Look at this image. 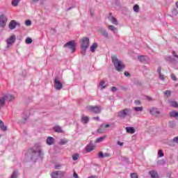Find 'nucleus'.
<instances>
[{
    "instance_id": "obj_1",
    "label": "nucleus",
    "mask_w": 178,
    "mask_h": 178,
    "mask_svg": "<svg viewBox=\"0 0 178 178\" xmlns=\"http://www.w3.org/2000/svg\"><path fill=\"white\" fill-rule=\"evenodd\" d=\"M29 152H32V154H33V158H40V159H42V157L44 156V153L41 150V147L38 144L35 145V146L29 150Z\"/></svg>"
},
{
    "instance_id": "obj_2",
    "label": "nucleus",
    "mask_w": 178,
    "mask_h": 178,
    "mask_svg": "<svg viewBox=\"0 0 178 178\" xmlns=\"http://www.w3.org/2000/svg\"><path fill=\"white\" fill-rule=\"evenodd\" d=\"M111 60L118 72H121L124 69V64L120 60L118 59V57L114 56L111 57Z\"/></svg>"
},
{
    "instance_id": "obj_3",
    "label": "nucleus",
    "mask_w": 178,
    "mask_h": 178,
    "mask_svg": "<svg viewBox=\"0 0 178 178\" xmlns=\"http://www.w3.org/2000/svg\"><path fill=\"white\" fill-rule=\"evenodd\" d=\"M131 115V110L130 108H125L117 113V116L118 118H121L122 119H124V118H127V116H130Z\"/></svg>"
},
{
    "instance_id": "obj_4",
    "label": "nucleus",
    "mask_w": 178,
    "mask_h": 178,
    "mask_svg": "<svg viewBox=\"0 0 178 178\" xmlns=\"http://www.w3.org/2000/svg\"><path fill=\"white\" fill-rule=\"evenodd\" d=\"M81 48L84 52L87 51V48L90 46V39L88 38H83L81 39Z\"/></svg>"
},
{
    "instance_id": "obj_5",
    "label": "nucleus",
    "mask_w": 178,
    "mask_h": 178,
    "mask_svg": "<svg viewBox=\"0 0 178 178\" xmlns=\"http://www.w3.org/2000/svg\"><path fill=\"white\" fill-rule=\"evenodd\" d=\"M86 109L89 111V112H92V113H101V111L102 108L99 106H88Z\"/></svg>"
},
{
    "instance_id": "obj_6",
    "label": "nucleus",
    "mask_w": 178,
    "mask_h": 178,
    "mask_svg": "<svg viewBox=\"0 0 178 178\" xmlns=\"http://www.w3.org/2000/svg\"><path fill=\"white\" fill-rule=\"evenodd\" d=\"M54 88H56V90H62V88H63V84L60 81V78H54Z\"/></svg>"
},
{
    "instance_id": "obj_7",
    "label": "nucleus",
    "mask_w": 178,
    "mask_h": 178,
    "mask_svg": "<svg viewBox=\"0 0 178 178\" xmlns=\"http://www.w3.org/2000/svg\"><path fill=\"white\" fill-rule=\"evenodd\" d=\"M6 42L7 44V48L12 47V45H13V44H15V42H16V35H13L11 36H10L9 38H8L6 40Z\"/></svg>"
},
{
    "instance_id": "obj_8",
    "label": "nucleus",
    "mask_w": 178,
    "mask_h": 178,
    "mask_svg": "<svg viewBox=\"0 0 178 178\" xmlns=\"http://www.w3.org/2000/svg\"><path fill=\"white\" fill-rule=\"evenodd\" d=\"M8 23V17L3 14L0 15V27L3 28L6 26Z\"/></svg>"
},
{
    "instance_id": "obj_9",
    "label": "nucleus",
    "mask_w": 178,
    "mask_h": 178,
    "mask_svg": "<svg viewBox=\"0 0 178 178\" xmlns=\"http://www.w3.org/2000/svg\"><path fill=\"white\" fill-rule=\"evenodd\" d=\"M65 47L70 48L72 49V54L76 51V42L74 41H70L64 44Z\"/></svg>"
},
{
    "instance_id": "obj_10",
    "label": "nucleus",
    "mask_w": 178,
    "mask_h": 178,
    "mask_svg": "<svg viewBox=\"0 0 178 178\" xmlns=\"http://www.w3.org/2000/svg\"><path fill=\"white\" fill-rule=\"evenodd\" d=\"M51 178H63L65 176V172L55 171L51 174Z\"/></svg>"
},
{
    "instance_id": "obj_11",
    "label": "nucleus",
    "mask_w": 178,
    "mask_h": 178,
    "mask_svg": "<svg viewBox=\"0 0 178 178\" xmlns=\"http://www.w3.org/2000/svg\"><path fill=\"white\" fill-rule=\"evenodd\" d=\"M16 26H20V24L15 20H11L9 23L8 27L10 30H15V29H16Z\"/></svg>"
},
{
    "instance_id": "obj_12",
    "label": "nucleus",
    "mask_w": 178,
    "mask_h": 178,
    "mask_svg": "<svg viewBox=\"0 0 178 178\" xmlns=\"http://www.w3.org/2000/svg\"><path fill=\"white\" fill-rule=\"evenodd\" d=\"M108 19L109 22H111L112 24H114L115 26H118V24H119V22H118V19H116V18L112 16L111 13H110L109 16L108 17Z\"/></svg>"
},
{
    "instance_id": "obj_13",
    "label": "nucleus",
    "mask_w": 178,
    "mask_h": 178,
    "mask_svg": "<svg viewBox=\"0 0 178 178\" xmlns=\"http://www.w3.org/2000/svg\"><path fill=\"white\" fill-rule=\"evenodd\" d=\"M138 60L142 62V63H148L149 62V58L147 56H139Z\"/></svg>"
},
{
    "instance_id": "obj_14",
    "label": "nucleus",
    "mask_w": 178,
    "mask_h": 178,
    "mask_svg": "<svg viewBox=\"0 0 178 178\" xmlns=\"http://www.w3.org/2000/svg\"><path fill=\"white\" fill-rule=\"evenodd\" d=\"M149 112L154 116H158L159 115V111L156 108H152L149 109Z\"/></svg>"
},
{
    "instance_id": "obj_15",
    "label": "nucleus",
    "mask_w": 178,
    "mask_h": 178,
    "mask_svg": "<svg viewBox=\"0 0 178 178\" xmlns=\"http://www.w3.org/2000/svg\"><path fill=\"white\" fill-rule=\"evenodd\" d=\"M126 131L129 134H134V133H136V129H134L133 127H127Z\"/></svg>"
},
{
    "instance_id": "obj_16",
    "label": "nucleus",
    "mask_w": 178,
    "mask_h": 178,
    "mask_svg": "<svg viewBox=\"0 0 178 178\" xmlns=\"http://www.w3.org/2000/svg\"><path fill=\"white\" fill-rule=\"evenodd\" d=\"M4 98H6V101H13L15 96L10 94H6L4 95Z\"/></svg>"
},
{
    "instance_id": "obj_17",
    "label": "nucleus",
    "mask_w": 178,
    "mask_h": 178,
    "mask_svg": "<svg viewBox=\"0 0 178 178\" xmlns=\"http://www.w3.org/2000/svg\"><path fill=\"white\" fill-rule=\"evenodd\" d=\"M81 120L82 123H83V124H87V123H88V121L90 120V118H88V116L82 115Z\"/></svg>"
},
{
    "instance_id": "obj_18",
    "label": "nucleus",
    "mask_w": 178,
    "mask_h": 178,
    "mask_svg": "<svg viewBox=\"0 0 178 178\" xmlns=\"http://www.w3.org/2000/svg\"><path fill=\"white\" fill-rule=\"evenodd\" d=\"M0 129L2 131H6L8 130V127L5 125L2 120H0Z\"/></svg>"
},
{
    "instance_id": "obj_19",
    "label": "nucleus",
    "mask_w": 178,
    "mask_h": 178,
    "mask_svg": "<svg viewBox=\"0 0 178 178\" xmlns=\"http://www.w3.org/2000/svg\"><path fill=\"white\" fill-rule=\"evenodd\" d=\"M108 30H111L114 34H116L118 33V28L115 27L113 25H109L108 26Z\"/></svg>"
},
{
    "instance_id": "obj_20",
    "label": "nucleus",
    "mask_w": 178,
    "mask_h": 178,
    "mask_svg": "<svg viewBox=\"0 0 178 178\" xmlns=\"http://www.w3.org/2000/svg\"><path fill=\"white\" fill-rule=\"evenodd\" d=\"M6 101V99L5 98V96H2L0 97V108H3L5 106V102Z\"/></svg>"
},
{
    "instance_id": "obj_21",
    "label": "nucleus",
    "mask_w": 178,
    "mask_h": 178,
    "mask_svg": "<svg viewBox=\"0 0 178 178\" xmlns=\"http://www.w3.org/2000/svg\"><path fill=\"white\" fill-rule=\"evenodd\" d=\"M149 174L152 178H158V172L155 170H150Z\"/></svg>"
},
{
    "instance_id": "obj_22",
    "label": "nucleus",
    "mask_w": 178,
    "mask_h": 178,
    "mask_svg": "<svg viewBox=\"0 0 178 178\" xmlns=\"http://www.w3.org/2000/svg\"><path fill=\"white\" fill-rule=\"evenodd\" d=\"M170 118H175V119H178V112L176 111H173L170 112Z\"/></svg>"
},
{
    "instance_id": "obj_23",
    "label": "nucleus",
    "mask_w": 178,
    "mask_h": 178,
    "mask_svg": "<svg viewBox=\"0 0 178 178\" xmlns=\"http://www.w3.org/2000/svg\"><path fill=\"white\" fill-rule=\"evenodd\" d=\"M94 147H95L94 145L90 143L86 147V152H91V151H92L94 149Z\"/></svg>"
},
{
    "instance_id": "obj_24",
    "label": "nucleus",
    "mask_w": 178,
    "mask_h": 178,
    "mask_svg": "<svg viewBox=\"0 0 178 178\" xmlns=\"http://www.w3.org/2000/svg\"><path fill=\"white\" fill-rule=\"evenodd\" d=\"M54 138L52 137H48L47 138V144H48V145H52V144H54Z\"/></svg>"
},
{
    "instance_id": "obj_25",
    "label": "nucleus",
    "mask_w": 178,
    "mask_h": 178,
    "mask_svg": "<svg viewBox=\"0 0 178 178\" xmlns=\"http://www.w3.org/2000/svg\"><path fill=\"white\" fill-rule=\"evenodd\" d=\"M170 106H172V108H178V104L176 101H170Z\"/></svg>"
},
{
    "instance_id": "obj_26",
    "label": "nucleus",
    "mask_w": 178,
    "mask_h": 178,
    "mask_svg": "<svg viewBox=\"0 0 178 178\" xmlns=\"http://www.w3.org/2000/svg\"><path fill=\"white\" fill-rule=\"evenodd\" d=\"M98 47V44L93 43L92 46H90V51L91 52H95V49H97Z\"/></svg>"
},
{
    "instance_id": "obj_27",
    "label": "nucleus",
    "mask_w": 178,
    "mask_h": 178,
    "mask_svg": "<svg viewBox=\"0 0 178 178\" xmlns=\"http://www.w3.org/2000/svg\"><path fill=\"white\" fill-rule=\"evenodd\" d=\"M54 131H56V133H62V128L59 126H56L54 127Z\"/></svg>"
},
{
    "instance_id": "obj_28",
    "label": "nucleus",
    "mask_w": 178,
    "mask_h": 178,
    "mask_svg": "<svg viewBox=\"0 0 178 178\" xmlns=\"http://www.w3.org/2000/svg\"><path fill=\"white\" fill-rule=\"evenodd\" d=\"M100 33L102 34V35H104V37L108 38L109 34L108 33V31H106L105 29H102L100 31Z\"/></svg>"
},
{
    "instance_id": "obj_29",
    "label": "nucleus",
    "mask_w": 178,
    "mask_h": 178,
    "mask_svg": "<svg viewBox=\"0 0 178 178\" xmlns=\"http://www.w3.org/2000/svg\"><path fill=\"white\" fill-rule=\"evenodd\" d=\"M106 138V136L99 137L96 140L95 143H102V141H104Z\"/></svg>"
},
{
    "instance_id": "obj_30",
    "label": "nucleus",
    "mask_w": 178,
    "mask_h": 178,
    "mask_svg": "<svg viewBox=\"0 0 178 178\" xmlns=\"http://www.w3.org/2000/svg\"><path fill=\"white\" fill-rule=\"evenodd\" d=\"M157 72H158V73H159V74L160 79H161V80H165V76H164L163 75H162V74H161V67H159V68L157 69Z\"/></svg>"
},
{
    "instance_id": "obj_31",
    "label": "nucleus",
    "mask_w": 178,
    "mask_h": 178,
    "mask_svg": "<svg viewBox=\"0 0 178 178\" xmlns=\"http://www.w3.org/2000/svg\"><path fill=\"white\" fill-rule=\"evenodd\" d=\"M19 2H20V0H13L12 5H13V6H17V5H19Z\"/></svg>"
},
{
    "instance_id": "obj_32",
    "label": "nucleus",
    "mask_w": 178,
    "mask_h": 178,
    "mask_svg": "<svg viewBox=\"0 0 178 178\" xmlns=\"http://www.w3.org/2000/svg\"><path fill=\"white\" fill-rule=\"evenodd\" d=\"M99 86L101 88V90H104V88H105V81H101Z\"/></svg>"
},
{
    "instance_id": "obj_33",
    "label": "nucleus",
    "mask_w": 178,
    "mask_h": 178,
    "mask_svg": "<svg viewBox=\"0 0 178 178\" xmlns=\"http://www.w3.org/2000/svg\"><path fill=\"white\" fill-rule=\"evenodd\" d=\"M134 12H136V13L139 12L140 10V6H138V5L136 4L134 6Z\"/></svg>"
},
{
    "instance_id": "obj_34",
    "label": "nucleus",
    "mask_w": 178,
    "mask_h": 178,
    "mask_svg": "<svg viewBox=\"0 0 178 178\" xmlns=\"http://www.w3.org/2000/svg\"><path fill=\"white\" fill-rule=\"evenodd\" d=\"M134 111L136 112H143V107H134Z\"/></svg>"
},
{
    "instance_id": "obj_35",
    "label": "nucleus",
    "mask_w": 178,
    "mask_h": 178,
    "mask_svg": "<svg viewBox=\"0 0 178 178\" xmlns=\"http://www.w3.org/2000/svg\"><path fill=\"white\" fill-rule=\"evenodd\" d=\"M67 140L66 139H61L60 140V145H65V144H67Z\"/></svg>"
},
{
    "instance_id": "obj_36",
    "label": "nucleus",
    "mask_w": 178,
    "mask_h": 178,
    "mask_svg": "<svg viewBox=\"0 0 178 178\" xmlns=\"http://www.w3.org/2000/svg\"><path fill=\"white\" fill-rule=\"evenodd\" d=\"M26 44H31V42H33V39H31V38H27L25 40Z\"/></svg>"
},
{
    "instance_id": "obj_37",
    "label": "nucleus",
    "mask_w": 178,
    "mask_h": 178,
    "mask_svg": "<svg viewBox=\"0 0 178 178\" xmlns=\"http://www.w3.org/2000/svg\"><path fill=\"white\" fill-rule=\"evenodd\" d=\"M171 80H173V81H177V77H176V75L175 74H171Z\"/></svg>"
},
{
    "instance_id": "obj_38",
    "label": "nucleus",
    "mask_w": 178,
    "mask_h": 178,
    "mask_svg": "<svg viewBox=\"0 0 178 178\" xmlns=\"http://www.w3.org/2000/svg\"><path fill=\"white\" fill-rule=\"evenodd\" d=\"M10 178H17V171H13Z\"/></svg>"
},
{
    "instance_id": "obj_39",
    "label": "nucleus",
    "mask_w": 178,
    "mask_h": 178,
    "mask_svg": "<svg viewBox=\"0 0 178 178\" xmlns=\"http://www.w3.org/2000/svg\"><path fill=\"white\" fill-rule=\"evenodd\" d=\"M170 94H172V92H170V90H166L165 92H164V95H165V97H170Z\"/></svg>"
},
{
    "instance_id": "obj_40",
    "label": "nucleus",
    "mask_w": 178,
    "mask_h": 178,
    "mask_svg": "<svg viewBox=\"0 0 178 178\" xmlns=\"http://www.w3.org/2000/svg\"><path fill=\"white\" fill-rule=\"evenodd\" d=\"M72 159L73 161H77V159H79V154H76L72 155Z\"/></svg>"
},
{
    "instance_id": "obj_41",
    "label": "nucleus",
    "mask_w": 178,
    "mask_h": 178,
    "mask_svg": "<svg viewBox=\"0 0 178 178\" xmlns=\"http://www.w3.org/2000/svg\"><path fill=\"white\" fill-rule=\"evenodd\" d=\"M131 178H138V175H137V173H131Z\"/></svg>"
},
{
    "instance_id": "obj_42",
    "label": "nucleus",
    "mask_w": 178,
    "mask_h": 178,
    "mask_svg": "<svg viewBox=\"0 0 178 178\" xmlns=\"http://www.w3.org/2000/svg\"><path fill=\"white\" fill-rule=\"evenodd\" d=\"M158 155L159 158H162V156H163V152H162V150H159Z\"/></svg>"
},
{
    "instance_id": "obj_43",
    "label": "nucleus",
    "mask_w": 178,
    "mask_h": 178,
    "mask_svg": "<svg viewBox=\"0 0 178 178\" xmlns=\"http://www.w3.org/2000/svg\"><path fill=\"white\" fill-rule=\"evenodd\" d=\"M99 158H105V156H104V153L102 152H100L98 154Z\"/></svg>"
},
{
    "instance_id": "obj_44",
    "label": "nucleus",
    "mask_w": 178,
    "mask_h": 178,
    "mask_svg": "<svg viewBox=\"0 0 178 178\" xmlns=\"http://www.w3.org/2000/svg\"><path fill=\"white\" fill-rule=\"evenodd\" d=\"M173 143H175L176 144H178V136H176L172 140Z\"/></svg>"
},
{
    "instance_id": "obj_45",
    "label": "nucleus",
    "mask_w": 178,
    "mask_h": 178,
    "mask_svg": "<svg viewBox=\"0 0 178 178\" xmlns=\"http://www.w3.org/2000/svg\"><path fill=\"white\" fill-rule=\"evenodd\" d=\"M26 26H31V20H27L25 22Z\"/></svg>"
},
{
    "instance_id": "obj_46",
    "label": "nucleus",
    "mask_w": 178,
    "mask_h": 178,
    "mask_svg": "<svg viewBox=\"0 0 178 178\" xmlns=\"http://www.w3.org/2000/svg\"><path fill=\"white\" fill-rule=\"evenodd\" d=\"M167 60H168V62H171V63H173V61L175 60L173 58H172V57L170 56H168L167 58Z\"/></svg>"
},
{
    "instance_id": "obj_47",
    "label": "nucleus",
    "mask_w": 178,
    "mask_h": 178,
    "mask_svg": "<svg viewBox=\"0 0 178 178\" xmlns=\"http://www.w3.org/2000/svg\"><path fill=\"white\" fill-rule=\"evenodd\" d=\"M74 178H79V175L75 171H74Z\"/></svg>"
},
{
    "instance_id": "obj_48",
    "label": "nucleus",
    "mask_w": 178,
    "mask_h": 178,
    "mask_svg": "<svg viewBox=\"0 0 178 178\" xmlns=\"http://www.w3.org/2000/svg\"><path fill=\"white\" fill-rule=\"evenodd\" d=\"M40 0H31V2H32V3H37Z\"/></svg>"
},
{
    "instance_id": "obj_49",
    "label": "nucleus",
    "mask_w": 178,
    "mask_h": 178,
    "mask_svg": "<svg viewBox=\"0 0 178 178\" xmlns=\"http://www.w3.org/2000/svg\"><path fill=\"white\" fill-rule=\"evenodd\" d=\"M124 76H126V77H129V76H130V74L128 72H124Z\"/></svg>"
},
{
    "instance_id": "obj_50",
    "label": "nucleus",
    "mask_w": 178,
    "mask_h": 178,
    "mask_svg": "<svg viewBox=\"0 0 178 178\" xmlns=\"http://www.w3.org/2000/svg\"><path fill=\"white\" fill-rule=\"evenodd\" d=\"M104 158L108 157V156H111V154H109L108 153H105V154H104Z\"/></svg>"
},
{
    "instance_id": "obj_51",
    "label": "nucleus",
    "mask_w": 178,
    "mask_h": 178,
    "mask_svg": "<svg viewBox=\"0 0 178 178\" xmlns=\"http://www.w3.org/2000/svg\"><path fill=\"white\" fill-rule=\"evenodd\" d=\"M118 145H120V147H122L123 143L118 141Z\"/></svg>"
},
{
    "instance_id": "obj_52",
    "label": "nucleus",
    "mask_w": 178,
    "mask_h": 178,
    "mask_svg": "<svg viewBox=\"0 0 178 178\" xmlns=\"http://www.w3.org/2000/svg\"><path fill=\"white\" fill-rule=\"evenodd\" d=\"M172 55H173V56H175V58H177V59H178V56L176 55V52L173 51Z\"/></svg>"
},
{
    "instance_id": "obj_53",
    "label": "nucleus",
    "mask_w": 178,
    "mask_h": 178,
    "mask_svg": "<svg viewBox=\"0 0 178 178\" xmlns=\"http://www.w3.org/2000/svg\"><path fill=\"white\" fill-rule=\"evenodd\" d=\"M102 127L108 128V127H109V124H102Z\"/></svg>"
},
{
    "instance_id": "obj_54",
    "label": "nucleus",
    "mask_w": 178,
    "mask_h": 178,
    "mask_svg": "<svg viewBox=\"0 0 178 178\" xmlns=\"http://www.w3.org/2000/svg\"><path fill=\"white\" fill-rule=\"evenodd\" d=\"M116 87H112L111 88V90L113 91V92H115V91H116Z\"/></svg>"
},
{
    "instance_id": "obj_55",
    "label": "nucleus",
    "mask_w": 178,
    "mask_h": 178,
    "mask_svg": "<svg viewBox=\"0 0 178 178\" xmlns=\"http://www.w3.org/2000/svg\"><path fill=\"white\" fill-rule=\"evenodd\" d=\"M135 103L136 105H140L141 104L140 101H136Z\"/></svg>"
},
{
    "instance_id": "obj_56",
    "label": "nucleus",
    "mask_w": 178,
    "mask_h": 178,
    "mask_svg": "<svg viewBox=\"0 0 178 178\" xmlns=\"http://www.w3.org/2000/svg\"><path fill=\"white\" fill-rule=\"evenodd\" d=\"M93 119L95 120H99V117H94Z\"/></svg>"
},
{
    "instance_id": "obj_57",
    "label": "nucleus",
    "mask_w": 178,
    "mask_h": 178,
    "mask_svg": "<svg viewBox=\"0 0 178 178\" xmlns=\"http://www.w3.org/2000/svg\"><path fill=\"white\" fill-rule=\"evenodd\" d=\"M59 168H60V165H56L55 166V169H59Z\"/></svg>"
},
{
    "instance_id": "obj_58",
    "label": "nucleus",
    "mask_w": 178,
    "mask_h": 178,
    "mask_svg": "<svg viewBox=\"0 0 178 178\" xmlns=\"http://www.w3.org/2000/svg\"><path fill=\"white\" fill-rule=\"evenodd\" d=\"M167 177H169V178H170V177H171V175H170V174H168V175H167Z\"/></svg>"
},
{
    "instance_id": "obj_59",
    "label": "nucleus",
    "mask_w": 178,
    "mask_h": 178,
    "mask_svg": "<svg viewBox=\"0 0 178 178\" xmlns=\"http://www.w3.org/2000/svg\"><path fill=\"white\" fill-rule=\"evenodd\" d=\"M147 99H148V101H151L152 100L151 97H147Z\"/></svg>"
},
{
    "instance_id": "obj_60",
    "label": "nucleus",
    "mask_w": 178,
    "mask_h": 178,
    "mask_svg": "<svg viewBox=\"0 0 178 178\" xmlns=\"http://www.w3.org/2000/svg\"><path fill=\"white\" fill-rule=\"evenodd\" d=\"M177 86H178V84H176V85H175V87H177Z\"/></svg>"
}]
</instances>
